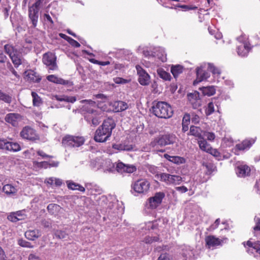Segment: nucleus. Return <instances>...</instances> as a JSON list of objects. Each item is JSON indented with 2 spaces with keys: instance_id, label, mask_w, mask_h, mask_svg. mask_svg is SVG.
<instances>
[{
  "instance_id": "21",
  "label": "nucleus",
  "mask_w": 260,
  "mask_h": 260,
  "mask_svg": "<svg viewBox=\"0 0 260 260\" xmlns=\"http://www.w3.org/2000/svg\"><path fill=\"white\" fill-rule=\"evenodd\" d=\"M255 140L253 139L245 140L241 143L237 144L236 146V150H244L249 149L251 146L254 143Z\"/></svg>"
},
{
  "instance_id": "25",
  "label": "nucleus",
  "mask_w": 260,
  "mask_h": 260,
  "mask_svg": "<svg viewBox=\"0 0 260 260\" xmlns=\"http://www.w3.org/2000/svg\"><path fill=\"white\" fill-rule=\"evenodd\" d=\"M198 144L200 147V148L205 152L208 153L209 152L210 149H212L210 145L207 143V142L203 138H201V140L198 141Z\"/></svg>"
},
{
  "instance_id": "9",
  "label": "nucleus",
  "mask_w": 260,
  "mask_h": 260,
  "mask_svg": "<svg viewBox=\"0 0 260 260\" xmlns=\"http://www.w3.org/2000/svg\"><path fill=\"white\" fill-rule=\"evenodd\" d=\"M165 196L163 192H156L153 197L149 199L148 204L149 207L151 209L156 208L161 204Z\"/></svg>"
},
{
  "instance_id": "26",
  "label": "nucleus",
  "mask_w": 260,
  "mask_h": 260,
  "mask_svg": "<svg viewBox=\"0 0 260 260\" xmlns=\"http://www.w3.org/2000/svg\"><path fill=\"white\" fill-rule=\"evenodd\" d=\"M202 129L199 127L192 125L190 127L189 135H190L201 139L202 138Z\"/></svg>"
},
{
  "instance_id": "42",
  "label": "nucleus",
  "mask_w": 260,
  "mask_h": 260,
  "mask_svg": "<svg viewBox=\"0 0 260 260\" xmlns=\"http://www.w3.org/2000/svg\"><path fill=\"white\" fill-rule=\"evenodd\" d=\"M0 100L5 102L6 103L10 104L12 102V97L9 95L4 93L0 90Z\"/></svg>"
},
{
  "instance_id": "64",
  "label": "nucleus",
  "mask_w": 260,
  "mask_h": 260,
  "mask_svg": "<svg viewBox=\"0 0 260 260\" xmlns=\"http://www.w3.org/2000/svg\"><path fill=\"white\" fill-rule=\"evenodd\" d=\"M43 1L44 0H36V2L31 7H35L36 8L39 9V7Z\"/></svg>"
},
{
  "instance_id": "23",
  "label": "nucleus",
  "mask_w": 260,
  "mask_h": 260,
  "mask_svg": "<svg viewBox=\"0 0 260 260\" xmlns=\"http://www.w3.org/2000/svg\"><path fill=\"white\" fill-rule=\"evenodd\" d=\"M47 79L51 82L59 84L61 85H66L69 83V81L65 80L61 78L58 77L54 75H50L47 77Z\"/></svg>"
},
{
  "instance_id": "56",
  "label": "nucleus",
  "mask_w": 260,
  "mask_h": 260,
  "mask_svg": "<svg viewBox=\"0 0 260 260\" xmlns=\"http://www.w3.org/2000/svg\"><path fill=\"white\" fill-rule=\"evenodd\" d=\"M157 260H171L170 256L167 253H161Z\"/></svg>"
},
{
  "instance_id": "62",
  "label": "nucleus",
  "mask_w": 260,
  "mask_h": 260,
  "mask_svg": "<svg viewBox=\"0 0 260 260\" xmlns=\"http://www.w3.org/2000/svg\"><path fill=\"white\" fill-rule=\"evenodd\" d=\"M176 189L181 193L185 192L188 190L187 188L184 186L176 187Z\"/></svg>"
},
{
  "instance_id": "54",
  "label": "nucleus",
  "mask_w": 260,
  "mask_h": 260,
  "mask_svg": "<svg viewBox=\"0 0 260 260\" xmlns=\"http://www.w3.org/2000/svg\"><path fill=\"white\" fill-rule=\"evenodd\" d=\"M114 81L116 84H125L128 83L129 81L122 78L116 77L114 78Z\"/></svg>"
},
{
  "instance_id": "8",
  "label": "nucleus",
  "mask_w": 260,
  "mask_h": 260,
  "mask_svg": "<svg viewBox=\"0 0 260 260\" xmlns=\"http://www.w3.org/2000/svg\"><path fill=\"white\" fill-rule=\"evenodd\" d=\"M136 68L140 84L143 86L149 85L150 82V77L149 74L139 65H137Z\"/></svg>"
},
{
  "instance_id": "4",
  "label": "nucleus",
  "mask_w": 260,
  "mask_h": 260,
  "mask_svg": "<svg viewBox=\"0 0 260 260\" xmlns=\"http://www.w3.org/2000/svg\"><path fill=\"white\" fill-rule=\"evenodd\" d=\"M84 108L86 110L84 115L85 120L90 126L98 125L101 122V117L98 111L87 106H84Z\"/></svg>"
},
{
  "instance_id": "58",
  "label": "nucleus",
  "mask_w": 260,
  "mask_h": 260,
  "mask_svg": "<svg viewBox=\"0 0 260 260\" xmlns=\"http://www.w3.org/2000/svg\"><path fill=\"white\" fill-rule=\"evenodd\" d=\"M68 42L73 47L78 48L80 46V44L77 41L71 37L69 39V41Z\"/></svg>"
},
{
  "instance_id": "49",
  "label": "nucleus",
  "mask_w": 260,
  "mask_h": 260,
  "mask_svg": "<svg viewBox=\"0 0 260 260\" xmlns=\"http://www.w3.org/2000/svg\"><path fill=\"white\" fill-rule=\"evenodd\" d=\"M8 219L12 222H17L23 219V217H18L14 212L11 213L8 216Z\"/></svg>"
},
{
  "instance_id": "5",
  "label": "nucleus",
  "mask_w": 260,
  "mask_h": 260,
  "mask_svg": "<svg viewBox=\"0 0 260 260\" xmlns=\"http://www.w3.org/2000/svg\"><path fill=\"white\" fill-rule=\"evenodd\" d=\"M150 186L149 181L146 179L142 178L134 181L132 187L134 191L139 194H144L148 192Z\"/></svg>"
},
{
  "instance_id": "37",
  "label": "nucleus",
  "mask_w": 260,
  "mask_h": 260,
  "mask_svg": "<svg viewBox=\"0 0 260 260\" xmlns=\"http://www.w3.org/2000/svg\"><path fill=\"white\" fill-rule=\"evenodd\" d=\"M171 175L167 173H160L158 175V176L160 181L165 182L167 184H170Z\"/></svg>"
},
{
  "instance_id": "17",
  "label": "nucleus",
  "mask_w": 260,
  "mask_h": 260,
  "mask_svg": "<svg viewBox=\"0 0 260 260\" xmlns=\"http://www.w3.org/2000/svg\"><path fill=\"white\" fill-rule=\"evenodd\" d=\"M29 17L30 19L33 26H37L38 19L39 9L36 8L35 7H30L29 8Z\"/></svg>"
},
{
  "instance_id": "27",
  "label": "nucleus",
  "mask_w": 260,
  "mask_h": 260,
  "mask_svg": "<svg viewBox=\"0 0 260 260\" xmlns=\"http://www.w3.org/2000/svg\"><path fill=\"white\" fill-rule=\"evenodd\" d=\"M3 191L8 195H14L17 192V189L11 184H6L3 186Z\"/></svg>"
},
{
  "instance_id": "46",
  "label": "nucleus",
  "mask_w": 260,
  "mask_h": 260,
  "mask_svg": "<svg viewBox=\"0 0 260 260\" xmlns=\"http://www.w3.org/2000/svg\"><path fill=\"white\" fill-rule=\"evenodd\" d=\"M209 153L211 154L213 156H214L216 159L219 160L222 159L223 156L220 154V153L216 149H213L212 148L211 149H210V151H209Z\"/></svg>"
},
{
  "instance_id": "47",
  "label": "nucleus",
  "mask_w": 260,
  "mask_h": 260,
  "mask_svg": "<svg viewBox=\"0 0 260 260\" xmlns=\"http://www.w3.org/2000/svg\"><path fill=\"white\" fill-rule=\"evenodd\" d=\"M182 178L178 175H171L170 184H179Z\"/></svg>"
},
{
  "instance_id": "28",
  "label": "nucleus",
  "mask_w": 260,
  "mask_h": 260,
  "mask_svg": "<svg viewBox=\"0 0 260 260\" xmlns=\"http://www.w3.org/2000/svg\"><path fill=\"white\" fill-rule=\"evenodd\" d=\"M206 244L209 246H214L220 244V240L213 236H209L206 238Z\"/></svg>"
},
{
  "instance_id": "63",
  "label": "nucleus",
  "mask_w": 260,
  "mask_h": 260,
  "mask_svg": "<svg viewBox=\"0 0 260 260\" xmlns=\"http://www.w3.org/2000/svg\"><path fill=\"white\" fill-rule=\"evenodd\" d=\"M45 182L48 184H50V185H53L54 182V178L50 177V178H47L46 179Z\"/></svg>"
},
{
  "instance_id": "34",
  "label": "nucleus",
  "mask_w": 260,
  "mask_h": 260,
  "mask_svg": "<svg viewBox=\"0 0 260 260\" xmlns=\"http://www.w3.org/2000/svg\"><path fill=\"white\" fill-rule=\"evenodd\" d=\"M4 49L5 52L8 54L10 57L12 56L15 54H17V50L12 45L10 44L5 45Z\"/></svg>"
},
{
  "instance_id": "31",
  "label": "nucleus",
  "mask_w": 260,
  "mask_h": 260,
  "mask_svg": "<svg viewBox=\"0 0 260 260\" xmlns=\"http://www.w3.org/2000/svg\"><path fill=\"white\" fill-rule=\"evenodd\" d=\"M157 73L160 78L166 81H170L171 78L170 74L163 69L159 68L157 69Z\"/></svg>"
},
{
  "instance_id": "14",
  "label": "nucleus",
  "mask_w": 260,
  "mask_h": 260,
  "mask_svg": "<svg viewBox=\"0 0 260 260\" xmlns=\"http://www.w3.org/2000/svg\"><path fill=\"white\" fill-rule=\"evenodd\" d=\"M188 99L193 108L197 109L201 105V101L198 92L188 94Z\"/></svg>"
},
{
  "instance_id": "6",
  "label": "nucleus",
  "mask_w": 260,
  "mask_h": 260,
  "mask_svg": "<svg viewBox=\"0 0 260 260\" xmlns=\"http://www.w3.org/2000/svg\"><path fill=\"white\" fill-rule=\"evenodd\" d=\"M85 141L83 137L68 135L62 140V144L67 147H78L82 145Z\"/></svg>"
},
{
  "instance_id": "24",
  "label": "nucleus",
  "mask_w": 260,
  "mask_h": 260,
  "mask_svg": "<svg viewBox=\"0 0 260 260\" xmlns=\"http://www.w3.org/2000/svg\"><path fill=\"white\" fill-rule=\"evenodd\" d=\"M66 183L68 188L72 190H77L81 192L85 191V188L79 184L75 183L72 181H67Z\"/></svg>"
},
{
  "instance_id": "22",
  "label": "nucleus",
  "mask_w": 260,
  "mask_h": 260,
  "mask_svg": "<svg viewBox=\"0 0 260 260\" xmlns=\"http://www.w3.org/2000/svg\"><path fill=\"white\" fill-rule=\"evenodd\" d=\"M113 107L114 110L116 112H121L128 108V105L126 103L123 101H116L113 103Z\"/></svg>"
},
{
  "instance_id": "10",
  "label": "nucleus",
  "mask_w": 260,
  "mask_h": 260,
  "mask_svg": "<svg viewBox=\"0 0 260 260\" xmlns=\"http://www.w3.org/2000/svg\"><path fill=\"white\" fill-rule=\"evenodd\" d=\"M0 149L16 152L20 150V146L17 143L9 142L7 140H0Z\"/></svg>"
},
{
  "instance_id": "51",
  "label": "nucleus",
  "mask_w": 260,
  "mask_h": 260,
  "mask_svg": "<svg viewBox=\"0 0 260 260\" xmlns=\"http://www.w3.org/2000/svg\"><path fill=\"white\" fill-rule=\"evenodd\" d=\"M34 164L36 166L40 168H44L47 169L49 167V162L46 161H42V162H35Z\"/></svg>"
},
{
  "instance_id": "3",
  "label": "nucleus",
  "mask_w": 260,
  "mask_h": 260,
  "mask_svg": "<svg viewBox=\"0 0 260 260\" xmlns=\"http://www.w3.org/2000/svg\"><path fill=\"white\" fill-rule=\"evenodd\" d=\"M177 140L176 136L172 134H168L155 138L150 143L153 147H161L174 144Z\"/></svg>"
},
{
  "instance_id": "59",
  "label": "nucleus",
  "mask_w": 260,
  "mask_h": 260,
  "mask_svg": "<svg viewBox=\"0 0 260 260\" xmlns=\"http://www.w3.org/2000/svg\"><path fill=\"white\" fill-rule=\"evenodd\" d=\"M219 222H220V219L219 218L215 220V221L214 222V223L209 227V230L213 231V230L216 229L218 227V226L219 224Z\"/></svg>"
},
{
  "instance_id": "41",
  "label": "nucleus",
  "mask_w": 260,
  "mask_h": 260,
  "mask_svg": "<svg viewBox=\"0 0 260 260\" xmlns=\"http://www.w3.org/2000/svg\"><path fill=\"white\" fill-rule=\"evenodd\" d=\"M10 57L15 67H18L22 63L21 58L17 54H15Z\"/></svg>"
},
{
  "instance_id": "40",
  "label": "nucleus",
  "mask_w": 260,
  "mask_h": 260,
  "mask_svg": "<svg viewBox=\"0 0 260 260\" xmlns=\"http://www.w3.org/2000/svg\"><path fill=\"white\" fill-rule=\"evenodd\" d=\"M203 167L205 168L206 170V174H211L214 171L215 168L214 165L212 163H203Z\"/></svg>"
},
{
  "instance_id": "13",
  "label": "nucleus",
  "mask_w": 260,
  "mask_h": 260,
  "mask_svg": "<svg viewBox=\"0 0 260 260\" xmlns=\"http://www.w3.org/2000/svg\"><path fill=\"white\" fill-rule=\"evenodd\" d=\"M5 120L13 126H16L18 125L19 122L22 120V117L18 113H11L6 115Z\"/></svg>"
},
{
  "instance_id": "18",
  "label": "nucleus",
  "mask_w": 260,
  "mask_h": 260,
  "mask_svg": "<svg viewBox=\"0 0 260 260\" xmlns=\"http://www.w3.org/2000/svg\"><path fill=\"white\" fill-rule=\"evenodd\" d=\"M41 236V233L40 230H30L25 232V237L29 240L34 241Z\"/></svg>"
},
{
  "instance_id": "12",
  "label": "nucleus",
  "mask_w": 260,
  "mask_h": 260,
  "mask_svg": "<svg viewBox=\"0 0 260 260\" xmlns=\"http://www.w3.org/2000/svg\"><path fill=\"white\" fill-rule=\"evenodd\" d=\"M116 170L121 173H132L136 171L137 168L134 165H126L122 162H119L116 165Z\"/></svg>"
},
{
  "instance_id": "35",
  "label": "nucleus",
  "mask_w": 260,
  "mask_h": 260,
  "mask_svg": "<svg viewBox=\"0 0 260 260\" xmlns=\"http://www.w3.org/2000/svg\"><path fill=\"white\" fill-rule=\"evenodd\" d=\"M31 96L32 97V103L34 106L39 107L42 104L41 98L35 92H31Z\"/></svg>"
},
{
  "instance_id": "57",
  "label": "nucleus",
  "mask_w": 260,
  "mask_h": 260,
  "mask_svg": "<svg viewBox=\"0 0 260 260\" xmlns=\"http://www.w3.org/2000/svg\"><path fill=\"white\" fill-rule=\"evenodd\" d=\"M38 155L41 156L43 158H52L53 156L49 155L46 154L43 151L41 150H39L37 152Z\"/></svg>"
},
{
  "instance_id": "16",
  "label": "nucleus",
  "mask_w": 260,
  "mask_h": 260,
  "mask_svg": "<svg viewBox=\"0 0 260 260\" xmlns=\"http://www.w3.org/2000/svg\"><path fill=\"white\" fill-rule=\"evenodd\" d=\"M24 74L26 79L29 82L38 83L41 80V78L34 71L28 70L26 71Z\"/></svg>"
},
{
  "instance_id": "20",
  "label": "nucleus",
  "mask_w": 260,
  "mask_h": 260,
  "mask_svg": "<svg viewBox=\"0 0 260 260\" xmlns=\"http://www.w3.org/2000/svg\"><path fill=\"white\" fill-rule=\"evenodd\" d=\"M196 73H197V82H201L204 80H206L210 76L209 74L206 72L204 71L202 69V67H198L196 69Z\"/></svg>"
},
{
  "instance_id": "32",
  "label": "nucleus",
  "mask_w": 260,
  "mask_h": 260,
  "mask_svg": "<svg viewBox=\"0 0 260 260\" xmlns=\"http://www.w3.org/2000/svg\"><path fill=\"white\" fill-rule=\"evenodd\" d=\"M182 72L183 67L180 65L177 64L173 66L171 68V73L175 78L177 77Z\"/></svg>"
},
{
  "instance_id": "33",
  "label": "nucleus",
  "mask_w": 260,
  "mask_h": 260,
  "mask_svg": "<svg viewBox=\"0 0 260 260\" xmlns=\"http://www.w3.org/2000/svg\"><path fill=\"white\" fill-rule=\"evenodd\" d=\"M203 93L204 95L211 96L215 93V89L213 86H207L201 88Z\"/></svg>"
},
{
  "instance_id": "61",
  "label": "nucleus",
  "mask_w": 260,
  "mask_h": 260,
  "mask_svg": "<svg viewBox=\"0 0 260 260\" xmlns=\"http://www.w3.org/2000/svg\"><path fill=\"white\" fill-rule=\"evenodd\" d=\"M29 260H41L40 257L36 254L31 253L28 256Z\"/></svg>"
},
{
  "instance_id": "29",
  "label": "nucleus",
  "mask_w": 260,
  "mask_h": 260,
  "mask_svg": "<svg viewBox=\"0 0 260 260\" xmlns=\"http://www.w3.org/2000/svg\"><path fill=\"white\" fill-rule=\"evenodd\" d=\"M60 209L61 207L60 206L56 204H50L47 206V210L51 214L55 215L57 214Z\"/></svg>"
},
{
  "instance_id": "38",
  "label": "nucleus",
  "mask_w": 260,
  "mask_h": 260,
  "mask_svg": "<svg viewBox=\"0 0 260 260\" xmlns=\"http://www.w3.org/2000/svg\"><path fill=\"white\" fill-rule=\"evenodd\" d=\"M55 237L59 239H67L69 238L68 234L65 231L57 230L54 233Z\"/></svg>"
},
{
  "instance_id": "44",
  "label": "nucleus",
  "mask_w": 260,
  "mask_h": 260,
  "mask_svg": "<svg viewBox=\"0 0 260 260\" xmlns=\"http://www.w3.org/2000/svg\"><path fill=\"white\" fill-rule=\"evenodd\" d=\"M105 165L107 167L104 169V171L112 172L114 168V165L111 161L110 159H106L104 161Z\"/></svg>"
},
{
  "instance_id": "50",
  "label": "nucleus",
  "mask_w": 260,
  "mask_h": 260,
  "mask_svg": "<svg viewBox=\"0 0 260 260\" xmlns=\"http://www.w3.org/2000/svg\"><path fill=\"white\" fill-rule=\"evenodd\" d=\"M159 240V238L158 237H150L146 236L144 239L143 241L146 244H151L154 242H157Z\"/></svg>"
},
{
  "instance_id": "7",
  "label": "nucleus",
  "mask_w": 260,
  "mask_h": 260,
  "mask_svg": "<svg viewBox=\"0 0 260 260\" xmlns=\"http://www.w3.org/2000/svg\"><path fill=\"white\" fill-rule=\"evenodd\" d=\"M43 62L48 68L49 70H56L58 66L56 63V57L54 53L47 52L43 56Z\"/></svg>"
},
{
  "instance_id": "30",
  "label": "nucleus",
  "mask_w": 260,
  "mask_h": 260,
  "mask_svg": "<svg viewBox=\"0 0 260 260\" xmlns=\"http://www.w3.org/2000/svg\"><path fill=\"white\" fill-rule=\"evenodd\" d=\"M249 48L247 44L239 46L237 48V53L239 56H245L249 52Z\"/></svg>"
},
{
  "instance_id": "55",
  "label": "nucleus",
  "mask_w": 260,
  "mask_h": 260,
  "mask_svg": "<svg viewBox=\"0 0 260 260\" xmlns=\"http://www.w3.org/2000/svg\"><path fill=\"white\" fill-rule=\"evenodd\" d=\"M177 6L182 9H184L186 11L196 10L198 8L196 6H193L191 5H178Z\"/></svg>"
},
{
  "instance_id": "43",
  "label": "nucleus",
  "mask_w": 260,
  "mask_h": 260,
  "mask_svg": "<svg viewBox=\"0 0 260 260\" xmlns=\"http://www.w3.org/2000/svg\"><path fill=\"white\" fill-rule=\"evenodd\" d=\"M18 244L21 247L32 248L34 246L29 242H27L22 239L18 240Z\"/></svg>"
},
{
  "instance_id": "53",
  "label": "nucleus",
  "mask_w": 260,
  "mask_h": 260,
  "mask_svg": "<svg viewBox=\"0 0 260 260\" xmlns=\"http://www.w3.org/2000/svg\"><path fill=\"white\" fill-rule=\"evenodd\" d=\"M113 148L119 151L127 150L128 149L126 146L121 144H115L113 145Z\"/></svg>"
},
{
  "instance_id": "45",
  "label": "nucleus",
  "mask_w": 260,
  "mask_h": 260,
  "mask_svg": "<svg viewBox=\"0 0 260 260\" xmlns=\"http://www.w3.org/2000/svg\"><path fill=\"white\" fill-rule=\"evenodd\" d=\"M208 69L214 75H219L220 74V70L212 63H208Z\"/></svg>"
},
{
  "instance_id": "48",
  "label": "nucleus",
  "mask_w": 260,
  "mask_h": 260,
  "mask_svg": "<svg viewBox=\"0 0 260 260\" xmlns=\"http://www.w3.org/2000/svg\"><path fill=\"white\" fill-rule=\"evenodd\" d=\"M214 111L215 110L213 103L212 102L209 103L205 111L206 115L208 116L212 114L214 112Z\"/></svg>"
},
{
  "instance_id": "39",
  "label": "nucleus",
  "mask_w": 260,
  "mask_h": 260,
  "mask_svg": "<svg viewBox=\"0 0 260 260\" xmlns=\"http://www.w3.org/2000/svg\"><path fill=\"white\" fill-rule=\"evenodd\" d=\"M158 52L156 54L157 57L162 61L165 62L167 61V54L165 53L164 49L158 48L157 51Z\"/></svg>"
},
{
  "instance_id": "19",
  "label": "nucleus",
  "mask_w": 260,
  "mask_h": 260,
  "mask_svg": "<svg viewBox=\"0 0 260 260\" xmlns=\"http://www.w3.org/2000/svg\"><path fill=\"white\" fill-rule=\"evenodd\" d=\"M164 157L169 161L178 165L184 164L185 162L184 157L179 156H171L168 154H165Z\"/></svg>"
},
{
  "instance_id": "15",
  "label": "nucleus",
  "mask_w": 260,
  "mask_h": 260,
  "mask_svg": "<svg viewBox=\"0 0 260 260\" xmlns=\"http://www.w3.org/2000/svg\"><path fill=\"white\" fill-rule=\"evenodd\" d=\"M250 172V168L246 165H240L236 169V174L240 177H245L249 176Z\"/></svg>"
},
{
  "instance_id": "2",
  "label": "nucleus",
  "mask_w": 260,
  "mask_h": 260,
  "mask_svg": "<svg viewBox=\"0 0 260 260\" xmlns=\"http://www.w3.org/2000/svg\"><path fill=\"white\" fill-rule=\"evenodd\" d=\"M153 113L158 118H168L173 115V110L169 104L165 102H158L152 106Z\"/></svg>"
},
{
  "instance_id": "36",
  "label": "nucleus",
  "mask_w": 260,
  "mask_h": 260,
  "mask_svg": "<svg viewBox=\"0 0 260 260\" xmlns=\"http://www.w3.org/2000/svg\"><path fill=\"white\" fill-rule=\"evenodd\" d=\"M55 99L58 101H64L71 103H73L76 101L75 96H63L62 97H60L56 95L55 96Z\"/></svg>"
},
{
  "instance_id": "1",
  "label": "nucleus",
  "mask_w": 260,
  "mask_h": 260,
  "mask_svg": "<svg viewBox=\"0 0 260 260\" xmlns=\"http://www.w3.org/2000/svg\"><path fill=\"white\" fill-rule=\"evenodd\" d=\"M116 124L112 118H108L104 120L102 125L95 131L94 139L98 142H106L111 136L112 130Z\"/></svg>"
},
{
  "instance_id": "60",
  "label": "nucleus",
  "mask_w": 260,
  "mask_h": 260,
  "mask_svg": "<svg viewBox=\"0 0 260 260\" xmlns=\"http://www.w3.org/2000/svg\"><path fill=\"white\" fill-rule=\"evenodd\" d=\"M190 122V116L188 114H186L183 118L182 124H188Z\"/></svg>"
},
{
  "instance_id": "11",
  "label": "nucleus",
  "mask_w": 260,
  "mask_h": 260,
  "mask_svg": "<svg viewBox=\"0 0 260 260\" xmlns=\"http://www.w3.org/2000/svg\"><path fill=\"white\" fill-rule=\"evenodd\" d=\"M20 136L24 139L35 140L38 139L35 131L29 126H25L20 133Z\"/></svg>"
},
{
  "instance_id": "52",
  "label": "nucleus",
  "mask_w": 260,
  "mask_h": 260,
  "mask_svg": "<svg viewBox=\"0 0 260 260\" xmlns=\"http://www.w3.org/2000/svg\"><path fill=\"white\" fill-rule=\"evenodd\" d=\"M204 136L207 138L209 141H212L215 138L214 133L208 132H204Z\"/></svg>"
}]
</instances>
